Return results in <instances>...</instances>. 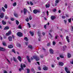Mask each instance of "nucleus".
Segmentation results:
<instances>
[{
	"label": "nucleus",
	"mask_w": 73,
	"mask_h": 73,
	"mask_svg": "<svg viewBox=\"0 0 73 73\" xmlns=\"http://www.w3.org/2000/svg\"><path fill=\"white\" fill-rule=\"evenodd\" d=\"M17 35L19 37H21L23 36V33L21 32H19L17 33Z\"/></svg>",
	"instance_id": "1"
},
{
	"label": "nucleus",
	"mask_w": 73,
	"mask_h": 73,
	"mask_svg": "<svg viewBox=\"0 0 73 73\" xmlns=\"http://www.w3.org/2000/svg\"><path fill=\"white\" fill-rule=\"evenodd\" d=\"M33 58L34 59H36V61H38L39 60V58L38 56H33Z\"/></svg>",
	"instance_id": "2"
},
{
	"label": "nucleus",
	"mask_w": 73,
	"mask_h": 73,
	"mask_svg": "<svg viewBox=\"0 0 73 73\" xmlns=\"http://www.w3.org/2000/svg\"><path fill=\"white\" fill-rule=\"evenodd\" d=\"M33 12L35 14H36L37 12H40V11L38 10H37L36 9H35L33 11Z\"/></svg>",
	"instance_id": "3"
},
{
	"label": "nucleus",
	"mask_w": 73,
	"mask_h": 73,
	"mask_svg": "<svg viewBox=\"0 0 73 73\" xmlns=\"http://www.w3.org/2000/svg\"><path fill=\"white\" fill-rule=\"evenodd\" d=\"M4 16V13H1L0 14V17L1 18H3Z\"/></svg>",
	"instance_id": "4"
},
{
	"label": "nucleus",
	"mask_w": 73,
	"mask_h": 73,
	"mask_svg": "<svg viewBox=\"0 0 73 73\" xmlns=\"http://www.w3.org/2000/svg\"><path fill=\"white\" fill-rule=\"evenodd\" d=\"M27 9L24 8L23 9V12L24 15H26V13H27Z\"/></svg>",
	"instance_id": "5"
},
{
	"label": "nucleus",
	"mask_w": 73,
	"mask_h": 73,
	"mask_svg": "<svg viewBox=\"0 0 73 73\" xmlns=\"http://www.w3.org/2000/svg\"><path fill=\"white\" fill-rule=\"evenodd\" d=\"M59 64L60 66H62L64 64L62 62H59Z\"/></svg>",
	"instance_id": "6"
},
{
	"label": "nucleus",
	"mask_w": 73,
	"mask_h": 73,
	"mask_svg": "<svg viewBox=\"0 0 73 73\" xmlns=\"http://www.w3.org/2000/svg\"><path fill=\"white\" fill-rule=\"evenodd\" d=\"M0 50L1 51H5V48H3V47H0Z\"/></svg>",
	"instance_id": "7"
},
{
	"label": "nucleus",
	"mask_w": 73,
	"mask_h": 73,
	"mask_svg": "<svg viewBox=\"0 0 73 73\" xmlns=\"http://www.w3.org/2000/svg\"><path fill=\"white\" fill-rule=\"evenodd\" d=\"M49 51L50 54H53V52H54V51L52 49H50L49 50Z\"/></svg>",
	"instance_id": "8"
},
{
	"label": "nucleus",
	"mask_w": 73,
	"mask_h": 73,
	"mask_svg": "<svg viewBox=\"0 0 73 73\" xmlns=\"http://www.w3.org/2000/svg\"><path fill=\"white\" fill-rule=\"evenodd\" d=\"M71 56V54H70L69 53H67V57L68 58H70Z\"/></svg>",
	"instance_id": "9"
},
{
	"label": "nucleus",
	"mask_w": 73,
	"mask_h": 73,
	"mask_svg": "<svg viewBox=\"0 0 73 73\" xmlns=\"http://www.w3.org/2000/svg\"><path fill=\"white\" fill-rule=\"evenodd\" d=\"M8 39L9 41H11L12 40V37L11 36H9Z\"/></svg>",
	"instance_id": "10"
},
{
	"label": "nucleus",
	"mask_w": 73,
	"mask_h": 73,
	"mask_svg": "<svg viewBox=\"0 0 73 73\" xmlns=\"http://www.w3.org/2000/svg\"><path fill=\"white\" fill-rule=\"evenodd\" d=\"M66 39L68 42H70V40L69 39V37H68V36H66Z\"/></svg>",
	"instance_id": "11"
},
{
	"label": "nucleus",
	"mask_w": 73,
	"mask_h": 73,
	"mask_svg": "<svg viewBox=\"0 0 73 73\" xmlns=\"http://www.w3.org/2000/svg\"><path fill=\"white\" fill-rule=\"evenodd\" d=\"M51 20H53L54 19H56V17H55V16H52L51 17Z\"/></svg>",
	"instance_id": "12"
},
{
	"label": "nucleus",
	"mask_w": 73,
	"mask_h": 73,
	"mask_svg": "<svg viewBox=\"0 0 73 73\" xmlns=\"http://www.w3.org/2000/svg\"><path fill=\"white\" fill-rule=\"evenodd\" d=\"M43 69L44 70H47L48 69V68L47 67H44L43 68Z\"/></svg>",
	"instance_id": "13"
},
{
	"label": "nucleus",
	"mask_w": 73,
	"mask_h": 73,
	"mask_svg": "<svg viewBox=\"0 0 73 73\" xmlns=\"http://www.w3.org/2000/svg\"><path fill=\"white\" fill-rule=\"evenodd\" d=\"M20 61V62L21 61V58L20 56H19L17 58Z\"/></svg>",
	"instance_id": "14"
},
{
	"label": "nucleus",
	"mask_w": 73,
	"mask_h": 73,
	"mask_svg": "<svg viewBox=\"0 0 73 73\" xmlns=\"http://www.w3.org/2000/svg\"><path fill=\"white\" fill-rule=\"evenodd\" d=\"M27 59L29 62H31V60L29 59V56H27Z\"/></svg>",
	"instance_id": "15"
},
{
	"label": "nucleus",
	"mask_w": 73,
	"mask_h": 73,
	"mask_svg": "<svg viewBox=\"0 0 73 73\" xmlns=\"http://www.w3.org/2000/svg\"><path fill=\"white\" fill-rule=\"evenodd\" d=\"M30 33L31 34V36H33L34 35V33L33 32L30 31Z\"/></svg>",
	"instance_id": "16"
},
{
	"label": "nucleus",
	"mask_w": 73,
	"mask_h": 73,
	"mask_svg": "<svg viewBox=\"0 0 73 73\" xmlns=\"http://www.w3.org/2000/svg\"><path fill=\"white\" fill-rule=\"evenodd\" d=\"M63 50H65V49H66V46H64L63 47Z\"/></svg>",
	"instance_id": "17"
},
{
	"label": "nucleus",
	"mask_w": 73,
	"mask_h": 73,
	"mask_svg": "<svg viewBox=\"0 0 73 73\" xmlns=\"http://www.w3.org/2000/svg\"><path fill=\"white\" fill-rule=\"evenodd\" d=\"M50 6V5H49V4H47L46 5V8H49Z\"/></svg>",
	"instance_id": "18"
},
{
	"label": "nucleus",
	"mask_w": 73,
	"mask_h": 73,
	"mask_svg": "<svg viewBox=\"0 0 73 73\" xmlns=\"http://www.w3.org/2000/svg\"><path fill=\"white\" fill-rule=\"evenodd\" d=\"M3 45H4V46H6L7 44H6V43L4 41H3Z\"/></svg>",
	"instance_id": "19"
},
{
	"label": "nucleus",
	"mask_w": 73,
	"mask_h": 73,
	"mask_svg": "<svg viewBox=\"0 0 73 73\" xmlns=\"http://www.w3.org/2000/svg\"><path fill=\"white\" fill-rule=\"evenodd\" d=\"M28 48H30L31 49H32L33 48H32V46H31V45H29Z\"/></svg>",
	"instance_id": "20"
},
{
	"label": "nucleus",
	"mask_w": 73,
	"mask_h": 73,
	"mask_svg": "<svg viewBox=\"0 0 73 73\" xmlns=\"http://www.w3.org/2000/svg\"><path fill=\"white\" fill-rule=\"evenodd\" d=\"M2 24L3 25H5V24H6V22H5V21H4V20H3Z\"/></svg>",
	"instance_id": "21"
},
{
	"label": "nucleus",
	"mask_w": 73,
	"mask_h": 73,
	"mask_svg": "<svg viewBox=\"0 0 73 73\" xmlns=\"http://www.w3.org/2000/svg\"><path fill=\"white\" fill-rule=\"evenodd\" d=\"M23 64H21V68H22V70H24V68H23Z\"/></svg>",
	"instance_id": "22"
},
{
	"label": "nucleus",
	"mask_w": 73,
	"mask_h": 73,
	"mask_svg": "<svg viewBox=\"0 0 73 73\" xmlns=\"http://www.w3.org/2000/svg\"><path fill=\"white\" fill-rule=\"evenodd\" d=\"M2 10L3 11V12H5V9L3 7H2Z\"/></svg>",
	"instance_id": "23"
},
{
	"label": "nucleus",
	"mask_w": 73,
	"mask_h": 73,
	"mask_svg": "<svg viewBox=\"0 0 73 73\" xmlns=\"http://www.w3.org/2000/svg\"><path fill=\"white\" fill-rule=\"evenodd\" d=\"M60 1V0H56L55 1V3H58Z\"/></svg>",
	"instance_id": "24"
},
{
	"label": "nucleus",
	"mask_w": 73,
	"mask_h": 73,
	"mask_svg": "<svg viewBox=\"0 0 73 73\" xmlns=\"http://www.w3.org/2000/svg\"><path fill=\"white\" fill-rule=\"evenodd\" d=\"M9 29V27L8 26H7L5 27V28L4 29L5 30H6V29Z\"/></svg>",
	"instance_id": "25"
},
{
	"label": "nucleus",
	"mask_w": 73,
	"mask_h": 73,
	"mask_svg": "<svg viewBox=\"0 0 73 73\" xmlns=\"http://www.w3.org/2000/svg\"><path fill=\"white\" fill-rule=\"evenodd\" d=\"M16 5H17V3L16 2L14 3L13 4V7H15Z\"/></svg>",
	"instance_id": "26"
},
{
	"label": "nucleus",
	"mask_w": 73,
	"mask_h": 73,
	"mask_svg": "<svg viewBox=\"0 0 73 73\" xmlns=\"http://www.w3.org/2000/svg\"><path fill=\"white\" fill-rule=\"evenodd\" d=\"M8 47V48H13V46H12V45H10Z\"/></svg>",
	"instance_id": "27"
},
{
	"label": "nucleus",
	"mask_w": 73,
	"mask_h": 73,
	"mask_svg": "<svg viewBox=\"0 0 73 73\" xmlns=\"http://www.w3.org/2000/svg\"><path fill=\"white\" fill-rule=\"evenodd\" d=\"M13 58H14V61H15V62H17V60H16V58H15L14 57H13Z\"/></svg>",
	"instance_id": "28"
},
{
	"label": "nucleus",
	"mask_w": 73,
	"mask_h": 73,
	"mask_svg": "<svg viewBox=\"0 0 73 73\" xmlns=\"http://www.w3.org/2000/svg\"><path fill=\"white\" fill-rule=\"evenodd\" d=\"M56 42L55 41H53L52 42V44L53 45H55V44H56Z\"/></svg>",
	"instance_id": "29"
},
{
	"label": "nucleus",
	"mask_w": 73,
	"mask_h": 73,
	"mask_svg": "<svg viewBox=\"0 0 73 73\" xmlns=\"http://www.w3.org/2000/svg\"><path fill=\"white\" fill-rule=\"evenodd\" d=\"M16 23L17 25H19V22L17 20L16 21Z\"/></svg>",
	"instance_id": "30"
},
{
	"label": "nucleus",
	"mask_w": 73,
	"mask_h": 73,
	"mask_svg": "<svg viewBox=\"0 0 73 73\" xmlns=\"http://www.w3.org/2000/svg\"><path fill=\"white\" fill-rule=\"evenodd\" d=\"M14 16L15 17H17L18 16V15L16 13L14 14Z\"/></svg>",
	"instance_id": "31"
},
{
	"label": "nucleus",
	"mask_w": 73,
	"mask_h": 73,
	"mask_svg": "<svg viewBox=\"0 0 73 73\" xmlns=\"http://www.w3.org/2000/svg\"><path fill=\"white\" fill-rule=\"evenodd\" d=\"M71 20H72V18L68 19V21L69 23H70V22H71Z\"/></svg>",
	"instance_id": "32"
},
{
	"label": "nucleus",
	"mask_w": 73,
	"mask_h": 73,
	"mask_svg": "<svg viewBox=\"0 0 73 73\" xmlns=\"http://www.w3.org/2000/svg\"><path fill=\"white\" fill-rule=\"evenodd\" d=\"M24 39L25 40H26V41H28V39L27 38V37H25Z\"/></svg>",
	"instance_id": "33"
},
{
	"label": "nucleus",
	"mask_w": 73,
	"mask_h": 73,
	"mask_svg": "<svg viewBox=\"0 0 73 73\" xmlns=\"http://www.w3.org/2000/svg\"><path fill=\"white\" fill-rule=\"evenodd\" d=\"M4 7L5 9H7V4H5Z\"/></svg>",
	"instance_id": "34"
},
{
	"label": "nucleus",
	"mask_w": 73,
	"mask_h": 73,
	"mask_svg": "<svg viewBox=\"0 0 73 73\" xmlns=\"http://www.w3.org/2000/svg\"><path fill=\"white\" fill-rule=\"evenodd\" d=\"M38 34L39 36H40L41 34L40 33V32L39 31H38Z\"/></svg>",
	"instance_id": "35"
},
{
	"label": "nucleus",
	"mask_w": 73,
	"mask_h": 73,
	"mask_svg": "<svg viewBox=\"0 0 73 73\" xmlns=\"http://www.w3.org/2000/svg\"><path fill=\"white\" fill-rule=\"evenodd\" d=\"M60 57L62 58H64V56L62 55H60Z\"/></svg>",
	"instance_id": "36"
},
{
	"label": "nucleus",
	"mask_w": 73,
	"mask_h": 73,
	"mask_svg": "<svg viewBox=\"0 0 73 73\" xmlns=\"http://www.w3.org/2000/svg\"><path fill=\"white\" fill-rule=\"evenodd\" d=\"M17 46H18L19 47H20V46H21V45H20V44H17Z\"/></svg>",
	"instance_id": "37"
},
{
	"label": "nucleus",
	"mask_w": 73,
	"mask_h": 73,
	"mask_svg": "<svg viewBox=\"0 0 73 73\" xmlns=\"http://www.w3.org/2000/svg\"><path fill=\"white\" fill-rule=\"evenodd\" d=\"M26 21H27V22H28V21H29V18H27L26 19Z\"/></svg>",
	"instance_id": "38"
},
{
	"label": "nucleus",
	"mask_w": 73,
	"mask_h": 73,
	"mask_svg": "<svg viewBox=\"0 0 73 73\" xmlns=\"http://www.w3.org/2000/svg\"><path fill=\"white\" fill-rule=\"evenodd\" d=\"M66 17L65 16H62V18L63 19H65Z\"/></svg>",
	"instance_id": "39"
},
{
	"label": "nucleus",
	"mask_w": 73,
	"mask_h": 73,
	"mask_svg": "<svg viewBox=\"0 0 73 73\" xmlns=\"http://www.w3.org/2000/svg\"><path fill=\"white\" fill-rule=\"evenodd\" d=\"M65 70L66 72H67L68 71V68L66 67L65 68Z\"/></svg>",
	"instance_id": "40"
},
{
	"label": "nucleus",
	"mask_w": 73,
	"mask_h": 73,
	"mask_svg": "<svg viewBox=\"0 0 73 73\" xmlns=\"http://www.w3.org/2000/svg\"><path fill=\"white\" fill-rule=\"evenodd\" d=\"M27 24H28L29 28H31V25H30V24L29 23H27Z\"/></svg>",
	"instance_id": "41"
},
{
	"label": "nucleus",
	"mask_w": 73,
	"mask_h": 73,
	"mask_svg": "<svg viewBox=\"0 0 73 73\" xmlns=\"http://www.w3.org/2000/svg\"><path fill=\"white\" fill-rule=\"evenodd\" d=\"M64 21L65 24H66V23H67V21H66V20H64Z\"/></svg>",
	"instance_id": "42"
},
{
	"label": "nucleus",
	"mask_w": 73,
	"mask_h": 73,
	"mask_svg": "<svg viewBox=\"0 0 73 73\" xmlns=\"http://www.w3.org/2000/svg\"><path fill=\"white\" fill-rule=\"evenodd\" d=\"M49 34L50 35V37L51 38L52 37V36L50 34V33H49Z\"/></svg>",
	"instance_id": "43"
},
{
	"label": "nucleus",
	"mask_w": 73,
	"mask_h": 73,
	"mask_svg": "<svg viewBox=\"0 0 73 73\" xmlns=\"http://www.w3.org/2000/svg\"><path fill=\"white\" fill-rule=\"evenodd\" d=\"M7 60L9 64H11V62H10V61H9V60H8V59H7Z\"/></svg>",
	"instance_id": "44"
},
{
	"label": "nucleus",
	"mask_w": 73,
	"mask_h": 73,
	"mask_svg": "<svg viewBox=\"0 0 73 73\" xmlns=\"http://www.w3.org/2000/svg\"><path fill=\"white\" fill-rule=\"evenodd\" d=\"M27 73H29V69H27Z\"/></svg>",
	"instance_id": "45"
},
{
	"label": "nucleus",
	"mask_w": 73,
	"mask_h": 73,
	"mask_svg": "<svg viewBox=\"0 0 73 73\" xmlns=\"http://www.w3.org/2000/svg\"><path fill=\"white\" fill-rule=\"evenodd\" d=\"M29 19L30 20H31L32 19V18L31 17V16H30L29 17Z\"/></svg>",
	"instance_id": "46"
},
{
	"label": "nucleus",
	"mask_w": 73,
	"mask_h": 73,
	"mask_svg": "<svg viewBox=\"0 0 73 73\" xmlns=\"http://www.w3.org/2000/svg\"><path fill=\"white\" fill-rule=\"evenodd\" d=\"M12 52H13L14 53H16L15 51V50L14 49L12 50Z\"/></svg>",
	"instance_id": "47"
},
{
	"label": "nucleus",
	"mask_w": 73,
	"mask_h": 73,
	"mask_svg": "<svg viewBox=\"0 0 73 73\" xmlns=\"http://www.w3.org/2000/svg\"><path fill=\"white\" fill-rule=\"evenodd\" d=\"M18 28L19 29H21V25H20L18 27Z\"/></svg>",
	"instance_id": "48"
},
{
	"label": "nucleus",
	"mask_w": 73,
	"mask_h": 73,
	"mask_svg": "<svg viewBox=\"0 0 73 73\" xmlns=\"http://www.w3.org/2000/svg\"><path fill=\"white\" fill-rule=\"evenodd\" d=\"M11 21H14V20H15L14 18H11Z\"/></svg>",
	"instance_id": "49"
},
{
	"label": "nucleus",
	"mask_w": 73,
	"mask_h": 73,
	"mask_svg": "<svg viewBox=\"0 0 73 73\" xmlns=\"http://www.w3.org/2000/svg\"><path fill=\"white\" fill-rule=\"evenodd\" d=\"M50 42H49V43H48L47 44V46H50Z\"/></svg>",
	"instance_id": "50"
},
{
	"label": "nucleus",
	"mask_w": 73,
	"mask_h": 73,
	"mask_svg": "<svg viewBox=\"0 0 73 73\" xmlns=\"http://www.w3.org/2000/svg\"><path fill=\"white\" fill-rule=\"evenodd\" d=\"M44 28L45 29H46V25H44Z\"/></svg>",
	"instance_id": "51"
},
{
	"label": "nucleus",
	"mask_w": 73,
	"mask_h": 73,
	"mask_svg": "<svg viewBox=\"0 0 73 73\" xmlns=\"http://www.w3.org/2000/svg\"><path fill=\"white\" fill-rule=\"evenodd\" d=\"M58 38V36L56 35L55 37L56 39H57V38Z\"/></svg>",
	"instance_id": "52"
},
{
	"label": "nucleus",
	"mask_w": 73,
	"mask_h": 73,
	"mask_svg": "<svg viewBox=\"0 0 73 73\" xmlns=\"http://www.w3.org/2000/svg\"><path fill=\"white\" fill-rule=\"evenodd\" d=\"M25 44L26 45H27L28 44V42H25Z\"/></svg>",
	"instance_id": "53"
},
{
	"label": "nucleus",
	"mask_w": 73,
	"mask_h": 73,
	"mask_svg": "<svg viewBox=\"0 0 73 73\" xmlns=\"http://www.w3.org/2000/svg\"><path fill=\"white\" fill-rule=\"evenodd\" d=\"M31 70H32V71L33 72H34V69H33V68H32L31 69Z\"/></svg>",
	"instance_id": "54"
},
{
	"label": "nucleus",
	"mask_w": 73,
	"mask_h": 73,
	"mask_svg": "<svg viewBox=\"0 0 73 73\" xmlns=\"http://www.w3.org/2000/svg\"><path fill=\"white\" fill-rule=\"evenodd\" d=\"M71 31H73V26H71Z\"/></svg>",
	"instance_id": "55"
},
{
	"label": "nucleus",
	"mask_w": 73,
	"mask_h": 73,
	"mask_svg": "<svg viewBox=\"0 0 73 73\" xmlns=\"http://www.w3.org/2000/svg\"><path fill=\"white\" fill-rule=\"evenodd\" d=\"M4 73H8L7 72V71L5 70H4Z\"/></svg>",
	"instance_id": "56"
},
{
	"label": "nucleus",
	"mask_w": 73,
	"mask_h": 73,
	"mask_svg": "<svg viewBox=\"0 0 73 73\" xmlns=\"http://www.w3.org/2000/svg\"><path fill=\"white\" fill-rule=\"evenodd\" d=\"M10 34L8 33L6 34V36H9Z\"/></svg>",
	"instance_id": "57"
},
{
	"label": "nucleus",
	"mask_w": 73,
	"mask_h": 73,
	"mask_svg": "<svg viewBox=\"0 0 73 73\" xmlns=\"http://www.w3.org/2000/svg\"><path fill=\"white\" fill-rule=\"evenodd\" d=\"M9 33V34H10V35H11V31H9V32H8V33Z\"/></svg>",
	"instance_id": "58"
},
{
	"label": "nucleus",
	"mask_w": 73,
	"mask_h": 73,
	"mask_svg": "<svg viewBox=\"0 0 73 73\" xmlns=\"http://www.w3.org/2000/svg\"><path fill=\"white\" fill-rule=\"evenodd\" d=\"M29 3H30V4H31V5H33V3H32V2H30Z\"/></svg>",
	"instance_id": "59"
},
{
	"label": "nucleus",
	"mask_w": 73,
	"mask_h": 73,
	"mask_svg": "<svg viewBox=\"0 0 73 73\" xmlns=\"http://www.w3.org/2000/svg\"><path fill=\"white\" fill-rule=\"evenodd\" d=\"M53 12H56V9H54L53 10Z\"/></svg>",
	"instance_id": "60"
},
{
	"label": "nucleus",
	"mask_w": 73,
	"mask_h": 73,
	"mask_svg": "<svg viewBox=\"0 0 73 73\" xmlns=\"http://www.w3.org/2000/svg\"><path fill=\"white\" fill-rule=\"evenodd\" d=\"M49 13V12H48V11H46V13H47V15L48 16V15H49V14H48V13Z\"/></svg>",
	"instance_id": "61"
},
{
	"label": "nucleus",
	"mask_w": 73,
	"mask_h": 73,
	"mask_svg": "<svg viewBox=\"0 0 73 73\" xmlns=\"http://www.w3.org/2000/svg\"><path fill=\"white\" fill-rule=\"evenodd\" d=\"M45 33L44 32H43L42 33V35H43V36H44V35H45Z\"/></svg>",
	"instance_id": "62"
},
{
	"label": "nucleus",
	"mask_w": 73,
	"mask_h": 73,
	"mask_svg": "<svg viewBox=\"0 0 73 73\" xmlns=\"http://www.w3.org/2000/svg\"><path fill=\"white\" fill-rule=\"evenodd\" d=\"M66 72L67 73H70V71H67V72Z\"/></svg>",
	"instance_id": "63"
},
{
	"label": "nucleus",
	"mask_w": 73,
	"mask_h": 73,
	"mask_svg": "<svg viewBox=\"0 0 73 73\" xmlns=\"http://www.w3.org/2000/svg\"><path fill=\"white\" fill-rule=\"evenodd\" d=\"M57 59L58 60H59V59H60V57H57Z\"/></svg>",
	"instance_id": "64"
}]
</instances>
